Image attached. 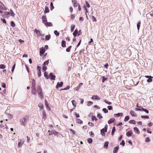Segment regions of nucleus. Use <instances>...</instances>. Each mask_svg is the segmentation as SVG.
Listing matches in <instances>:
<instances>
[{
	"label": "nucleus",
	"mask_w": 153,
	"mask_h": 153,
	"mask_svg": "<svg viewBox=\"0 0 153 153\" xmlns=\"http://www.w3.org/2000/svg\"><path fill=\"white\" fill-rule=\"evenodd\" d=\"M37 91L41 98V99H43L44 96L42 94V89L40 86H37Z\"/></svg>",
	"instance_id": "1"
},
{
	"label": "nucleus",
	"mask_w": 153,
	"mask_h": 153,
	"mask_svg": "<svg viewBox=\"0 0 153 153\" xmlns=\"http://www.w3.org/2000/svg\"><path fill=\"white\" fill-rule=\"evenodd\" d=\"M27 118L26 117H24L21 118L20 120V123L22 125L25 126L27 124Z\"/></svg>",
	"instance_id": "2"
},
{
	"label": "nucleus",
	"mask_w": 153,
	"mask_h": 153,
	"mask_svg": "<svg viewBox=\"0 0 153 153\" xmlns=\"http://www.w3.org/2000/svg\"><path fill=\"white\" fill-rule=\"evenodd\" d=\"M42 22L45 24L47 22V17L45 15L42 17Z\"/></svg>",
	"instance_id": "3"
},
{
	"label": "nucleus",
	"mask_w": 153,
	"mask_h": 153,
	"mask_svg": "<svg viewBox=\"0 0 153 153\" xmlns=\"http://www.w3.org/2000/svg\"><path fill=\"white\" fill-rule=\"evenodd\" d=\"M91 99L93 100H100V98L97 95L93 96L91 97Z\"/></svg>",
	"instance_id": "4"
},
{
	"label": "nucleus",
	"mask_w": 153,
	"mask_h": 153,
	"mask_svg": "<svg viewBox=\"0 0 153 153\" xmlns=\"http://www.w3.org/2000/svg\"><path fill=\"white\" fill-rule=\"evenodd\" d=\"M63 84V82H60V83L58 82L56 86V88L58 89L59 87H61L62 86Z\"/></svg>",
	"instance_id": "5"
},
{
	"label": "nucleus",
	"mask_w": 153,
	"mask_h": 153,
	"mask_svg": "<svg viewBox=\"0 0 153 153\" xmlns=\"http://www.w3.org/2000/svg\"><path fill=\"white\" fill-rule=\"evenodd\" d=\"M49 75L51 77L50 79L51 80H55L56 76L55 75H53V73H51L49 74Z\"/></svg>",
	"instance_id": "6"
},
{
	"label": "nucleus",
	"mask_w": 153,
	"mask_h": 153,
	"mask_svg": "<svg viewBox=\"0 0 153 153\" xmlns=\"http://www.w3.org/2000/svg\"><path fill=\"white\" fill-rule=\"evenodd\" d=\"M45 50L43 48H41L40 49V55L42 56L45 53Z\"/></svg>",
	"instance_id": "7"
},
{
	"label": "nucleus",
	"mask_w": 153,
	"mask_h": 153,
	"mask_svg": "<svg viewBox=\"0 0 153 153\" xmlns=\"http://www.w3.org/2000/svg\"><path fill=\"white\" fill-rule=\"evenodd\" d=\"M132 134V131L131 130H130L126 133V135L127 136L130 137L131 136Z\"/></svg>",
	"instance_id": "8"
},
{
	"label": "nucleus",
	"mask_w": 153,
	"mask_h": 153,
	"mask_svg": "<svg viewBox=\"0 0 153 153\" xmlns=\"http://www.w3.org/2000/svg\"><path fill=\"white\" fill-rule=\"evenodd\" d=\"M46 118V115L45 111H43L42 112V120H45Z\"/></svg>",
	"instance_id": "9"
},
{
	"label": "nucleus",
	"mask_w": 153,
	"mask_h": 153,
	"mask_svg": "<svg viewBox=\"0 0 153 153\" xmlns=\"http://www.w3.org/2000/svg\"><path fill=\"white\" fill-rule=\"evenodd\" d=\"M48 132H49V134L50 135H52V134H56V131L55 130L53 131H50L49 130L48 131Z\"/></svg>",
	"instance_id": "10"
},
{
	"label": "nucleus",
	"mask_w": 153,
	"mask_h": 153,
	"mask_svg": "<svg viewBox=\"0 0 153 153\" xmlns=\"http://www.w3.org/2000/svg\"><path fill=\"white\" fill-rule=\"evenodd\" d=\"M115 120L114 118H112L108 120V124H110L114 122L115 121Z\"/></svg>",
	"instance_id": "11"
},
{
	"label": "nucleus",
	"mask_w": 153,
	"mask_h": 153,
	"mask_svg": "<svg viewBox=\"0 0 153 153\" xmlns=\"http://www.w3.org/2000/svg\"><path fill=\"white\" fill-rule=\"evenodd\" d=\"M119 146H117L114 147L113 151V153H117V152L118 149H119Z\"/></svg>",
	"instance_id": "12"
},
{
	"label": "nucleus",
	"mask_w": 153,
	"mask_h": 153,
	"mask_svg": "<svg viewBox=\"0 0 153 153\" xmlns=\"http://www.w3.org/2000/svg\"><path fill=\"white\" fill-rule=\"evenodd\" d=\"M109 144V142L108 141H105L104 144V147L106 149H107L108 147V145Z\"/></svg>",
	"instance_id": "13"
},
{
	"label": "nucleus",
	"mask_w": 153,
	"mask_h": 153,
	"mask_svg": "<svg viewBox=\"0 0 153 153\" xmlns=\"http://www.w3.org/2000/svg\"><path fill=\"white\" fill-rule=\"evenodd\" d=\"M134 130L137 134H139L140 133V131L139 129L136 127H135L134 128Z\"/></svg>",
	"instance_id": "14"
},
{
	"label": "nucleus",
	"mask_w": 153,
	"mask_h": 153,
	"mask_svg": "<svg viewBox=\"0 0 153 153\" xmlns=\"http://www.w3.org/2000/svg\"><path fill=\"white\" fill-rule=\"evenodd\" d=\"M76 123H77L82 124L83 123L82 121L79 118H76Z\"/></svg>",
	"instance_id": "15"
},
{
	"label": "nucleus",
	"mask_w": 153,
	"mask_h": 153,
	"mask_svg": "<svg viewBox=\"0 0 153 153\" xmlns=\"http://www.w3.org/2000/svg\"><path fill=\"white\" fill-rule=\"evenodd\" d=\"M45 25L47 27L52 26L53 25L52 23L51 22H47L45 24Z\"/></svg>",
	"instance_id": "16"
},
{
	"label": "nucleus",
	"mask_w": 153,
	"mask_h": 153,
	"mask_svg": "<svg viewBox=\"0 0 153 153\" xmlns=\"http://www.w3.org/2000/svg\"><path fill=\"white\" fill-rule=\"evenodd\" d=\"M24 143L23 142H22L21 140H20V141L18 142V147H20L22 146Z\"/></svg>",
	"instance_id": "17"
},
{
	"label": "nucleus",
	"mask_w": 153,
	"mask_h": 153,
	"mask_svg": "<svg viewBox=\"0 0 153 153\" xmlns=\"http://www.w3.org/2000/svg\"><path fill=\"white\" fill-rule=\"evenodd\" d=\"M49 11V10L47 6H46L45 7V10L44 12V13H48Z\"/></svg>",
	"instance_id": "18"
},
{
	"label": "nucleus",
	"mask_w": 153,
	"mask_h": 153,
	"mask_svg": "<svg viewBox=\"0 0 153 153\" xmlns=\"http://www.w3.org/2000/svg\"><path fill=\"white\" fill-rule=\"evenodd\" d=\"M35 31L36 32V34L38 35V36H41V34L39 30L35 29Z\"/></svg>",
	"instance_id": "19"
},
{
	"label": "nucleus",
	"mask_w": 153,
	"mask_h": 153,
	"mask_svg": "<svg viewBox=\"0 0 153 153\" xmlns=\"http://www.w3.org/2000/svg\"><path fill=\"white\" fill-rule=\"evenodd\" d=\"M100 131L102 135V136H104L105 134V129H104V128L102 129Z\"/></svg>",
	"instance_id": "20"
},
{
	"label": "nucleus",
	"mask_w": 153,
	"mask_h": 153,
	"mask_svg": "<svg viewBox=\"0 0 153 153\" xmlns=\"http://www.w3.org/2000/svg\"><path fill=\"white\" fill-rule=\"evenodd\" d=\"M51 35H47L45 36V39L46 40H49L51 38Z\"/></svg>",
	"instance_id": "21"
},
{
	"label": "nucleus",
	"mask_w": 153,
	"mask_h": 153,
	"mask_svg": "<svg viewBox=\"0 0 153 153\" xmlns=\"http://www.w3.org/2000/svg\"><path fill=\"white\" fill-rule=\"evenodd\" d=\"M78 31L77 30V29H76L73 32V34L74 37H75L76 36V35L78 33Z\"/></svg>",
	"instance_id": "22"
},
{
	"label": "nucleus",
	"mask_w": 153,
	"mask_h": 153,
	"mask_svg": "<svg viewBox=\"0 0 153 153\" xmlns=\"http://www.w3.org/2000/svg\"><path fill=\"white\" fill-rule=\"evenodd\" d=\"M130 114L132 116H135L136 115V113L134 111H131L130 112Z\"/></svg>",
	"instance_id": "23"
},
{
	"label": "nucleus",
	"mask_w": 153,
	"mask_h": 153,
	"mask_svg": "<svg viewBox=\"0 0 153 153\" xmlns=\"http://www.w3.org/2000/svg\"><path fill=\"white\" fill-rule=\"evenodd\" d=\"M71 102L72 103L74 107H76V101L74 100H73L71 101Z\"/></svg>",
	"instance_id": "24"
},
{
	"label": "nucleus",
	"mask_w": 153,
	"mask_h": 153,
	"mask_svg": "<svg viewBox=\"0 0 153 153\" xmlns=\"http://www.w3.org/2000/svg\"><path fill=\"white\" fill-rule=\"evenodd\" d=\"M152 78H153V77L152 76H151V77L149 78L147 80V82H152Z\"/></svg>",
	"instance_id": "25"
},
{
	"label": "nucleus",
	"mask_w": 153,
	"mask_h": 153,
	"mask_svg": "<svg viewBox=\"0 0 153 153\" xmlns=\"http://www.w3.org/2000/svg\"><path fill=\"white\" fill-rule=\"evenodd\" d=\"M75 27V25H71V32H72L74 31Z\"/></svg>",
	"instance_id": "26"
},
{
	"label": "nucleus",
	"mask_w": 153,
	"mask_h": 153,
	"mask_svg": "<svg viewBox=\"0 0 153 153\" xmlns=\"http://www.w3.org/2000/svg\"><path fill=\"white\" fill-rule=\"evenodd\" d=\"M44 76L47 79H48L49 78V76H48V75L46 71H45L44 73Z\"/></svg>",
	"instance_id": "27"
},
{
	"label": "nucleus",
	"mask_w": 153,
	"mask_h": 153,
	"mask_svg": "<svg viewBox=\"0 0 153 153\" xmlns=\"http://www.w3.org/2000/svg\"><path fill=\"white\" fill-rule=\"evenodd\" d=\"M123 114L122 113H118L117 114H114L115 116H116L117 117H119L120 116H122L123 115Z\"/></svg>",
	"instance_id": "28"
},
{
	"label": "nucleus",
	"mask_w": 153,
	"mask_h": 153,
	"mask_svg": "<svg viewBox=\"0 0 153 153\" xmlns=\"http://www.w3.org/2000/svg\"><path fill=\"white\" fill-rule=\"evenodd\" d=\"M65 42L64 40H62V46L63 47H65Z\"/></svg>",
	"instance_id": "29"
},
{
	"label": "nucleus",
	"mask_w": 153,
	"mask_h": 153,
	"mask_svg": "<svg viewBox=\"0 0 153 153\" xmlns=\"http://www.w3.org/2000/svg\"><path fill=\"white\" fill-rule=\"evenodd\" d=\"M141 24V22L140 21L137 24V27L138 30H139V29L140 27V24Z\"/></svg>",
	"instance_id": "30"
},
{
	"label": "nucleus",
	"mask_w": 153,
	"mask_h": 153,
	"mask_svg": "<svg viewBox=\"0 0 153 153\" xmlns=\"http://www.w3.org/2000/svg\"><path fill=\"white\" fill-rule=\"evenodd\" d=\"M93 103L92 102L89 101L88 102L87 105L88 106H89L93 105Z\"/></svg>",
	"instance_id": "31"
},
{
	"label": "nucleus",
	"mask_w": 153,
	"mask_h": 153,
	"mask_svg": "<svg viewBox=\"0 0 153 153\" xmlns=\"http://www.w3.org/2000/svg\"><path fill=\"white\" fill-rule=\"evenodd\" d=\"M104 100L105 103H106L109 105H111L112 104L111 102H109L108 100Z\"/></svg>",
	"instance_id": "32"
},
{
	"label": "nucleus",
	"mask_w": 153,
	"mask_h": 153,
	"mask_svg": "<svg viewBox=\"0 0 153 153\" xmlns=\"http://www.w3.org/2000/svg\"><path fill=\"white\" fill-rule=\"evenodd\" d=\"M70 87L69 85H67L66 87L64 88L61 89V91L69 89L70 88Z\"/></svg>",
	"instance_id": "33"
},
{
	"label": "nucleus",
	"mask_w": 153,
	"mask_h": 153,
	"mask_svg": "<svg viewBox=\"0 0 153 153\" xmlns=\"http://www.w3.org/2000/svg\"><path fill=\"white\" fill-rule=\"evenodd\" d=\"M129 123H132L133 124H135L136 122L134 120H130L129 121Z\"/></svg>",
	"instance_id": "34"
},
{
	"label": "nucleus",
	"mask_w": 153,
	"mask_h": 153,
	"mask_svg": "<svg viewBox=\"0 0 153 153\" xmlns=\"http://www.w3.org/2000/svg\"><path fill=\"white\" fill-rule=\"evenodd\" d=\"M115 131V127L114 126L113 128H112V130L111 135H114Z\"/></svg>",
	"instance_id": "35"
},
{
	"label": "nucleus",
	"mask_w": 153,
	"mask_h": 153,
	"mask_svg": "<svg viewBox=\"0 0 153 153\" xmlns=\"http://www.w3.org/2000/svg\"><path fill=\"white\" fill-rule=\"evenodd\" d=\"M129 116H127L125 117V119H124V121L125 122H126V121L128 120H129Z\"/></svg>",
	"instance_id": "36"
},
{
	"label": "nucleus",
	"mask_w": 153,
	"mask_h": 153,
	"mask_svg": "<svg viewBox=\"0 0 153 153\" xmlns=\"http://www.w3.org/2000/svg\"><path fill=\"white\" fill-rule=\"evenodd\" d=\"M91 119L93 121L94 120H95V121H96L97 120V119L94 116H92L91 117Z\"/></svg>",
	"instance_id": "37"
},
{
	"label": "nucleus",
	"mask_w": 153,
	"mask_h": 153,
	"mask_svg": "<svg viewBox=\"0 0 153 153\" xmlns=\"http://www.w3.org/2000/svg\"><path fill=\"white\" fill-rule=\"evenodd\" d=\"M88 142L89 143H91L92 142V139L91 138H89L87 139Z\"/></svg>",
	"instance_id": "38"
},
{
	"label": "nucleus",
	"mask_w": 153,
	"mask_h": 153,
	"mask_svg": "<svg viewBox=\"0 0 153 153\" xmlns=\"http://www.w3.org/2000/svg\"><path fill=\"white\" fill-rule=\"evenodd\" d=\"M38 106L41 109H42L43 108L44 106L43 105L42 103H40L38 105Z\"/></svg>",
	"instance_id": "39"
},
{
	"label": "nucleus",
	"mask_w": 153,
	"mask_h": 153,
	"mask_svg": "<svg viewBox=\"0 0 153 153\" xmlns=\"http://www.w3.org/2000/svg\"><path fill=\"white\" fill-rule=\"evenodd\" d=\"M6 67L4 65V64H1L0 65V68L2 69H4Z\"/></svg>",
	"instance_id": "40"
},
{
	"label": "nucleus",
	"mask_w": 153,
	"mask_h": 153,
	"mask_svg": "<svg viewBox=\"0 0 153 153\" xmlns=\"http://www.w3.org/2000/svg\"><path fill=\"white\" fill-rule=\"evenodd\" d=\"M150 141V140L148 137H146L145 142L146 143H148Z\"/></svg>",
	"instance_id": "41"
},
{
	"label": "nucleus",
	"mask_w": 153,
	"mask_h": 153,
	"mask_svg": "<svg viewBox=\"0 0 153 153\" xmlns=\"http://www.w3.org/2000/svg\"><path fill=\"white\" fill-rule=\"evenodd\" d=\"M10 13L11 14V16H12L13 17L15 16V14L13 13V11L11 9H10Z\"/></svg>",
	"instance_id": "42"
},
{
	"label": "nucleus",
	"mask_w": 153,
	"mask_h": 153,
	"mask_svg": "<svg viewBox=\"0 0 153 153\" xmlns=\"http://www.w3.org/2000/svg\"><path fill=\"white\" fill-rule=\"evenodd\" d=\"M49 63V60H48L47 61H46L44 62V63L43 64V65L45 66V65H48Z\"/></svg>",
	"instance_id": "43"
},
{
	"label": "nucleus",
	"mask_w": 153,
	"mask_h": 153,
	"mask_svg": "<svg viewBox=\"0 0 153 153\" xmlns=\"http://www.w3.org/2000/svg\"><path fill=\"white\" fill-rule=\"evenodd\" d=\"M142 111H145L146 113H147V114L149 113V111L147 109H145V108H142Z\"/></svg>",
	"instance_id": "44"
},
{
	"label": "nucleus",
	"mask_w": 153,
	"mask_h": 153,
	"mask_svg": "<svg viewBox=\"0 0 153 153\" xmlns=\"http://www.w3.org/2000/svg\"><path fill=\"white\" fill-rule=\"evenodd\" d=\"M54 33L57 36H58L59 34V33L56 30H55L54 31Z\"/></svg>",
	"instance_id": "45"
},
{
	"label": "nucleus",
	"mask_w": 153,
	"mask_h": 153,
	"mask_svg": "<svg viewBox=\"0 0 153 153\" xmlns=\"http://www.w3.org/2000/svg\"><path fill=\"white\" fill-rule=\"evenodd\" d=\"M71 48V46H69L68 48H67L66 49V51L67 52H69L70 51V49Z\"/></svg>",
	"instance_id": "46"
},
{
	"label": "nucleus",
	"mask_w": 153,
	"mask_h": 153,
	"mask_svg": "<svg viewBox=\"0 0 153 153\" xmlns=\"http://www.w3.org/2000/svg\"><path fill=\"white\" fill-rule=\"evenodd\" d=\"M102 111L105 113H107L108 112V110L106 108H103L102 109Z\"/></svg>",
	"instance_id": "47"
},
{
	"label": "nucleus",
	"mask_w": 153,
	"mask_h": 153,
	"mask_svg": "<svg viewBox=\"0 0 153 153\" xmlns=\"http://www.w3.org/2000/svg\"><path fill=\"white\" fill-rule=\"evenodd\" d=\"M10 25L12 27H14L15 26V24L13 21H11L10 22Z\"/></svg>",
	"instance_id": "48"
},
{
	"label": "nucleus",
	"mask_w": 153,
	"mask_h": 153,
	"mask_svg": "<svg viewBox=\"0 0 153 153\" xmlns=\"http://www.w3.org/2000/svg\"><path fill=\"white\" fill-rule=\"evenodd\" d=\"M36 89H32V94L34 95H36Z\"/></svg>",
	"instance_id": "49"
},
{
	"label": "nucleus",
	"mask_w": 153,
	"mask_h": 153,
	"mask_svg": "<svg viewBox=\"0 0 153 153\" xmlns=\"http://www.w3.org/2000/svg\"><path fill=\"white\" fill-rule=\"evenodd\" d=\"M97 117L100 119H102V116L101 115L100 113H98L97 114Z\"/></svg>",
	"instance_id": "50"
},
{
	"label": "nucleus",
	"mask_w": 153,
	"mask_h": 153,
	"mask_svg": "<svg viewBox=\"0 0 153 153\" xmlns=\"http://www.w3.org/2000/svg\"><path fill=\"white\" fill-rule=\"evenodd\" d=\"M6 9L5 7L0 5V10H4Z\"/></svg>",
	"instance_id": "51"
},
{
	"label": "nucleus",
	"mask_w": 153,
	"mask_h": 153,
	"mask_svg": "<svg viewBox=\"0 0 153 153\" xmlns=\"http://www.w3.org/2000/svg\"><path fill=\"white\" fill-rule=\"evenodd\" d=\"M120 144L123 146L125 145V142L123 140H122V142L120 143Z\"/></svg>",
	"instance_id": "52"
},
{
	"label": "nucleus",
	"mask_w": 153,
	"mask_h": 153,
	"mask_svg": "<svg viewBox=\"0 0 153 153\" xmlns=\"http://www.w3.org/2000/svg\"><path fill=\"white\" fill-rule=\"evenodd\" d=\"M141 117L142 118L148 119L149 118V117L147 116H141Z\"/></svg>",
	"instance_id": "53"
},
{
	"label": "nucleus",
	"mask_w": 153,
	"mask_h": 153,
	"mask_svg": "<svg viewBox=\"0 0 153 153\" xmlns=\"http://www.w3.org/2000/svg\"><path fill=\"white\" fill-rule=\"evenodd\" d=\"M102 82H104L105 80L107 79V78L106 77H105L104 76L102 77Z\"/></svg>",
	"instance_id": "54"
},
{
	"label": "nucleus",
	"mask_w": 153,
	"mask_h": 153,
	"mask_svg": "<svg viewBox=\"0 0 153 153\" xmlns=\"http://www.w3.org/2000/svg\"><path fill=\"white\" fill-rule=\"evenodd\" d=\"M16 64H15L13 66L12 69V71L13 73L14 71V70L15 69V67Z\"/></svg>",
	"instance_id": "55"
},
{
	"label": "nucleus",
	"mask_w": 153,
	"mask_h": 153,
	"mask_svg": "<svg viewBox=\"0 0 153 153\" xmlns=\"http://www.w3.org/2000/svg\"><path fill=\"white\" fill-rule=\"evenodd\" d=\"M38 75L39 77H40L41 75V71H37Z\"/></svg>",
	"instance_id": "56"
},
{
	"label": "nucleus",
	"mask_w": 153,
	"mask_h": 153,
	"mask_svg": "<svg viewBox=\"0 0 153 153\" xmlns=\"http://www.w3.org/2000/svg\"><path fill=\"white\" fill-rule=\"evenodd\" d=\"M107 108H108V109L109 110H111L112 108H113V107H112V106H108L107 107Z\"/></svg>",
	"instance_id": "57"
},
{
	"label": "nucleus",
	"mask_w": 153,
	"mask_h": 153,
	"mask_svg": "<svg viewBox=\"0 0 153 153\" xmlns=\"http://www.w3.org/2000/svg\"><path fill=\"white\" fill-rule=\"evenodd\" d=\"M84 7L85 8V15H87V13H88V10H87V8H86L85 6H84Z\"/></svg>",
	"instance_id": "58"
},
{
	"label": "nucleus",
	"mask_w": 153,
	"mask_h": 153,
	"mask_svg": "<svg viewBox=\"0 0 153 153\" xmlns=\"http://www.w3.org/2000/svg\"><path fill=\"white\" fill-rule=\"evenodd\" d=\"M88 124L89 126H94L93 124L92 123L90 122H89L88 123Z\"/></svg>",
	"instance_id": "59"
},
{
	"label": "nucleus",
	"mask_w": 153,
	"mask_h": 153,
	"mask_svg": "<svg viewBox=\"0 0 153 153\" xmlns=\"http://www.w3.org/2000/svg\"><path fill=\"white\" fill-rule=\"evenodd\" d=\"M92 19L93 22H96L97 21L96 19L95 18V17L94 16H92Z\"/></svg>",
	"instance_id": "60"
},
{
	"label": "nucleus",
	"mask_w": 153,
	"mask_h": 153,
	"mask_svg": "<svg viewBox=\"0 0 153 153\" xmlns=\"http://www.w3.org/2000/svg\"><path fill=\"white\" fill-rule=\"evenodd\" d=\"M42 70L45 71L47 70V67L43 65Z\"/></svg>",
	"instance_id": "61"
},
{
	"label": "nucleus",
	"mask_w": 153,
	"mask_h": 153,
	"mask_svg": "<svg viewBox=\"0 0 153 153\" xmlns=\"http://www.w3.org/2000/svg\"><path fill=\"white\" fill-rule=\"evenodd\" d=\"M0 127L1 128H2L3 129H4V128H6V125H1L0 126Z\"/></svg>",
	"instance_id": "62"
},
{
	"label": "nucleus",
	"mask_w": 153,
	"mask_h": 153,
	"mask_svg": "<svg viewBox=\"0 0 153 153\" xmlns=\"http://www.w3.org/2000/svg\"><path fill=\"white\" fill-rule=\"evenodd\" d=\"M104 129H105V131L107 132V129L108 128V126L107 125H106L105 126L104 128Z\"/></svg>",
	"instance_id": "63"
},
{
	"label": "nucleus",
	"mask_w": 153,
	"mask_h": 153,
	"mask_svg": "<svg viewBox=\"0 0 153 153\" xmlns=\"http://www.w3.org/2000/svg\"><path fill=\"white\" fill-rule=\"evenodd\" d=\"M85 3H86L87 7L88 8H89L90 7L89 4V3H88V2L87 1H85Z\"/></svg>",
	"instance_id": "64"
}]
</instances>
